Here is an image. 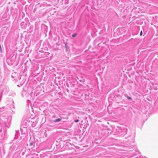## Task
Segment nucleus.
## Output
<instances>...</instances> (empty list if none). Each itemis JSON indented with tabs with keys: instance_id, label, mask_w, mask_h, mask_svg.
<instances>
[{
	"instance_id": "obj_1",
	"label": "nucleus",
	"mask_w": 158,
	"mask_h": 158,
	"mask_svg": "<svg viewBox=\"0 0 158 158\" xmlns=\"http://www.w3.org/2000/svg\"><path fill=\"white\" fill-rule=\"evenodd\" d=\"M61 120V119L60 118H57L55 120V121L56 122H59Z\"/></svg>"
},
{
	"instance_id": "obj_2",
	"label": "nucleus",
	"mask_w": 158,
	"mask_h": 158,
	"mask_svg": "<svg viewBox=\"0 0 158 158\" xmlns=\"http://www.w3.org/2000/svg\"><path fill=\"white\" fill-rule=\"evenodd\" d=\"M77 35L76 34H74L72 35V36L73 37H75Z\"/></svg>"
},
{
	"instance_id": "obj_3",
	"label": "nucleus",
	"mask_w": 158,
	"mask_h": 158,
	"mask_svg": "<svg viewBox=\"0 0 158 158\" xmlns=\"http://www.w3.org/2000/svg\"><path fill=\"white\" fill-rule=\"evenodd\" d=\"M127 98H128V99H131V98L130 97H127Z\"/></svg>"
},
{
	"instance_id": "obj_4",
	"label": "nucleus",
	"mask_w": 158,
	"mask_h": 158,
	"mask_svg": "<svg viewBox=\"0 0 158 158\" xmlns=\"http://www.w3.org/2000/svg\"><path fill=\"white\" fill-rule=\"evenodd\" d=\"M142 35V31H141L140 32V36H141Z\"/></svg>"
},
{
	"instance_id": "obj_5",
	"label": "nucleus",
	"mask_w": 158,
	"mask_h": 158,
	"mask_svg": "<svg viewBox=\"0 0 158 158\" xmlns=\"http://www.w3.org/2000/svg\"><path fill=\"white\" fill-rule=\"evenodd\" d=\"M79 121V120L78 119H77L75 120V122L76 123L78 122Z\"/></svg>"
},
{
	"instance_id": "obj_6",
	"label": "nucleus",
	"mask_w": 158,
	"mask_h": 158,
	"mask_svg": "<svg viewBox=\"0 0 158 158\" xmlns=\"http://www.w3.org/2000/svg\"><path fill=\"white\" fill-rule=\"evenodd\" d=\"M30 145H32V143H30Z\"/></svg>"
}]
</instances>
